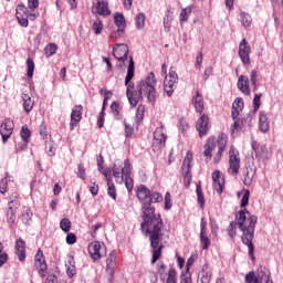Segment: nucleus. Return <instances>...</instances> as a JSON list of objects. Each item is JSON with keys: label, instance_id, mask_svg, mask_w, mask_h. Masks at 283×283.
Masks as SVG:
<instances>
[{"label": "nucleus", "instance_id": "2eb2a0df", "mask_svg": "<svg viewBox=\"0 0 283 283\" xmlns=\"http://www.w3.org/2000/svg\"><path fill=\"white\" fill-rule=\"evenodd\" d=\"M196 129L199 134V138H203L209 134V116L201 115L200 118L197 120Z\"/></svg>", "mask_w": 283, "mask_h": 283}, {"label": "nucleus", "instance_id": "6e6552de", "mask_svg": "<svg viewBox=\"0 0 283 283\" xmlns=\"http://www.w3.org/2000/svg\"><path fill=\"white\" fill-rule=\"evenodd\" d=\"M239 57L243 65H251V45L247 39H242L239 43Z\"/></svg>", "mask_w": 283, "mask_h": 283}, {"label": "nucleus", "instance_id": "a878e982", "mask_svg": "<svg viewBox=\"0 0 283 283\" xmlns=\"http://www.w3.org/2000/svg\"><path fill=\"white\" fill-rule=\"evenodd\" d=\"M116 269V251L109 253L106 259V273L114 277V270Z\"/></svg>", "mask_w": 283, "mask_h": 283}, {"label": "nucleus", "instance_id": "58836bf2", "mask_svg": "<svg viewBox=\"0 0 283 283\" xmlns=\"http://www.w3.org/2000/svg\"><path fill=\"white\" fill-rule=\"evenodd\" d=\"M107 193L109 198L116 200V187L114 186V181H112V178H107Z\"/></svg>", "mask_w": 283, "mask_h": 283}, {"label": "nucleus", "instance_id": "9d476101", "mask_svg": "<svg viewBox=\"0 0 283 283\" xmlns=\"http://www.w3.org/2000/svg\"><path fill=\"white\" fill-rule=\"evenodd\" d=\"M12 132H14V122L10 118H4L0 126V134L3 143L8 142V138L12 136Z\"/></svg>", "mask_w": 283, "mask_h": 283}, {"label": "nucleus", "instance_id": "603ef678", "mask_svg": "<svg viewBox=\"0 0 283 283\" xmlns=\"http://www.w3.org/2000/svg\"><path fill=\"white\" fill-rule=\"evenodd\" d=\"M261 98H262V93H258L254 95L253 97L254 112H258V109H260V106L262 105V103L260 102Z\"/></svg>", "mask_w": 283, "mask_h": 283}, {"label": "nucleus", "instance_id": "20e7f679", "mask_svg": "<svg viewBox=\"0 0 283 283\" xmlns=\"http://www.w3.org/2000/svg\"><path fill=\"white\" fill-rule=\"evenodd\" d=\"M160 231H163V227L157 230V237L154 239V228L151 226H147L144 230H142L144 235H149L150 247L153 249L151 264H156L163 253V244H160Z\"/></svg>", "mask_w": 283, "mask_h": 283}, {"label": "nucleus", "instance_id": "423d86ee", "mask_svg": "<svg viewBox=\"0 0 283 283\" xmlns=\"http://www.w3.org/2000/svg\"><path fill=\"white\" fill-rule=\"evenodd\" d=\"M240 151L235 147H231L229 150V168L228 174L230 176H238L240 174Z\"/></svg>", "mask_w": 283, "mask_h": 283}, {"label": "nucleus", "instance_id": "393cba45", "mask_svg": "<svg viewBox=\"0 0 283 283\" xmlns=\"http://www.w3.org/2000/svg\"><path fill=\"white\" fill-rule=\"evenodd\" d=\"M14 249L19 262H25V241L23 239H18Z\"/></svg>", "mask_w": 283, "mask_h": 283}, {"label": "nucleus", "instance_id": "7ed1b4c3", "mask_svg": "<svg viewBox=\"0 0 283 283\" xmlns=\"http://www.w3.org/2000/svg\"><path fill=\"white\" fill-rule=\"evenodd\" d=\"M126 96L133 107L138 105L143 96H147L148 103H156L158 94L156 93V75H154V72H150L145 80L137 84V92L132 91Z\"/></svg>", "mask_w": 283, "mask_h": 283}, {"label": "nucleus", "instance_id": "5fc2aeb1", "mask_svg": "<svg viewBox=\"0 0 283 283\" xmlns=\"http://www.w3.org/2000/svg\"><path fill=\"white\" fill-rule=\"evenodd\" d=\"M232 108L242 111L244 108V99L237 97L232 104Z\"/></svg>", "mask_w": 283, "mask_h": 283}, {"label": "nucleus", "instance_id": "8fccbe9b", "mask_svg": "<svg viewBox=\"0 0 283 283\" xmlns=\"http://www.w3.org/2000/svg\"><path fill=\"white\" fill-rule=\"evenodd\" d=\"M171 21H174V18H171V15L166 14L164 17V30H165V32H170L171 31Z\"/></svg>", "mask_w": 283, "mask_h": 283}, {"label": "nucleus", "instance_id": "4be33fe9", "mask_svg": "<svg viewBox=\"0 0 283 283\" xmlns=\"http://www.w3.org/2000/svg\"><path fill=\"white\" fill-rule=\"evenodd\" d=\"M154 140L159 147H165L167 140V134L165 133V126H159L154 132Z\"/></svg>", "mask_w": 283, "mask_h": 283}, {"label": "nucleus", "instance_id": "052dcab7", "mask_svg": "<svg viewBox=\"0 0 283 283\" xmlns=\"http://www.w3.org/2000/svg\"><path fill=\"white\" fill-rule=\"evenodd\" d=\"M111 111L113 112L114 116H118L120 114V104L118 102H113L111 104Z\"/></svg>", "mask_w": 283, "mask_h": 283}, {"label": "nucleus", "instance_id": "0eeeda50", "mask_svg": "<svg viewBox=\"0 0 283 283\" xmlns=\"http://www.w3.org/2000/svg\"><path fill=\"white\" fill-rule=\"evenodd\" d=\"M176 85H178V73H176L174 67H170L169 75H166L164 81V91L167 96H174Z\"/></svg>", "mask_w": 283, "mask_h": 283}, {"label": "nucleus", "instance_id": "f03ea898", "mask_svg": "<svg viewBox=\"0 0 283 283\" xmlns=\"http://www.w3.org/2000/svg\"><path fill=\"white\" fill-rule=\"evenodd\" d=\"M235 220L240 231L243 233L241 240L248 247V255L252 262H255L253 238L255 234V224H258V217L249 212V210L243 209L235 214Z\"/></svg>", "mask_w": 283, "mask_h": 283}, {"label": "nucleus", "instance_id": "dca6fc26", "mask_svg": "<svg viewBox=\"0 0 283 283\" xmlns=\"http://www.w3.org/2000/svg\"><path fill=\"white\" fill-rule=\"evenodd\" d=\"M113 56L117 59V61H127V56H129V46H127V44H116L113 49Z\"/></svg>", "mask_w": 283, "mask_h": 283}, {"label": "nucleus", "instance_id": "4468645a", "mask_svg": "<svg viewBox=\"0 0 283 283\" xmlns=\"http://www.w3.org/2000/svg\"><path fill=\"white\" fill-rule=\"evenodd\" d=\"M19 201L18 199H11L8 203V209H7V222L9 224H14L17 220V209H19Z\"/></svg>", "mask_w": 283, "mask_h": 283}, {"label": "nucleus", "instance_id": "a19ab883", "mask_svg": "<svg viewBox=\"0 0 283 283\" xmlns=\"http://www.w3.org/2000/svg\"><path fill=\"white\" fill-rule=\"evenodd\" d=\"M200 242L203 250L211 247V239L208 238L207 232H200Z\"/></svg>", "mask_w": 283, "mask_h": 283}, {"label": "nucleus", "instance_id": "4d7b16f0", "mask_svg": "<svg viewBox=\"0 0 283 283\" xmlns=\"http://www.w3.org/2000/svg\"><path fill=\"white\" fill-rule=\"evenodd\" d=\"M245 283H258V276L255 275V272H249L245 274Z\"/></svg>", "mask_w": 283, "mask_h": 283}, {"label": "nucleus", "instance_id": "79ce46f5", "mask_svg": "<svg viewBox=\"0 0 283 283\" xmlns=\"http://www.w3.org/2000/svg\"><path fill=\"white\" fill-rule=\"evenodd\" d=\"M60 229H62L64 233H70V229H72V221H70L67 218H63L60 221Z\"/></svg>", "mask_w": 283, "mask_h": 283}, {"label": "nucleus", "instance_id": "9b49d317", "mask_svg": "<svg viewBox=\"0 0 283 283\" xmlns=\"http://www.w3.org/2000/svg\"><path fill=\"white\" fill-rule=\"evenodd\" d=\"M34 260L39 275L41 277H45V271H48V263L45 262V256L43 255V251L41 249L38 250Z\"/></svg>", "mask_w": 283, "mask_h": 283}, {"label": "nucleus", "instance_id": "cd10ccee", "mask_svg": "<svg viewBox=\"0 0 283 283\" xmlns=\"http://www.w3.org/2000/svg\"><path fill=\"white\" fill-rule=\"evenodd\" d=\"M203 156L206 160H211V153L216 149V137H209L207 144L203 146Z\"/></svg>", "mask_w": 283, "mask_h": 283}, {"label": "nucleus", "instance_id": "2f4dec72", "mask_svg": "<svg viewBox=\"0 0 283 283\" xmlns=\"http://www.w3.org/2000/svg\"><path fill=\"white\" fill-rule=\"evenodd\" d=\"M238 20L243 25V28H249V25H251V23H253V18H251V14H249L247 12L239 13Z\"/></svg>", "mask_w": 283, "mask_h": 283}, {"label": "nucleus", "instance_id": "c756f323", "mask_svg": "<svg viewBox=\"0 0 283 283\" xmlns=\"http://www.w3.org/2000/svg\"><path fill=\"white\" fill-rule=\"evenodd\" d=\"M259 129L262 134H266V132H269V117L264 112H260L259 115Z\"/></svg>", "mask_w": 283, "mask_h": 283}, {"label": "nucleus", "instance_id": "1a4fd4ad", "mask_svg": "<svg viewBox=\"0 0 283 283\" xmlns=\"http://www.w3.org/2000/svg\"><path fill=\"white\" fill-rule=\"evenodd\" d=\"M134 72H135L134 57L129 56L128 69L125 77L126 95L132 94L133 92L132 90H134L135 87L134 82H132V78H134Z\"/></svg>", "mask_w": 283, "mask_h": 283}, {"label": "nucleus", "instance_id": "6e6d98bb", "mask_svg": "<svg viewBox=\"0 0 283 283\" xmlns=\"http://www.w3.org/2000/svg\"><path fill=\"white\" fill-rule=\"evenodd\" d=\"M10 178L12 177H4L1 181H0V193H6V191H8V180H10Z\"/></svg>", "mask_w": 283, "mask_h": 283}, {"label": "nucleus", "instance_id": "13d9d810", "mask_svg": "<svg viewBox=\"0 0 283 283\" xmlns=\"http://www.w3.org/2000/svg\"><path fill=\"white\" fill-rule=\"evenodd\" d=\"M176 270L174 268H171L169 271H168V277H167V281L166 283H176Z\"/></svg>", "mask_w": 283, "mask_h": 283}, {"label": "nucleus", "instance_id": "c85d7f7f", "mask_svg": "<svg viewBox=\"0 0 283 283\" xmlns=\"http://www.w3.org/2000/svg\"><path fill=\"white\" fill-rule=\"evenodd\" d=\"M217 147H218V153L214 156V163H218L219 160L222 159V154L224 153V148L227 147V140L224 137L220 136L217 140Z\"/></svg>", "mask_w": 283, "mask_h": 283}, {"label": "nucleus", "instance_id": "f8f14e48", "mask_svg": "<svg viewBox=\"0 0 283 283\" xmlns=\"http://www.w3.org/2000/svg\"><path fill=\"white\" fill-rule=\"evenodd\" d=\"M123 176L126 189L132 191L134 189V180L132 179V164H129V159L124 160L123 167Z\"/></svg>", "mask_w": 283, "mask_h": 283}, {"label": "nucleus", "instance_id": "774afa93", "mask_svg": "<svg viewBox=\"0 0 283 283\" xmlns=\"http://www.w3.org/2000/svg\"><path fill=\"white\" fill-rule=\"evenodd\" d=\"M66 244H76V234L67 233L66 235Z\"/></svg>", "mask_w": 283, "mask_h": 283}, {"label": "nucleus", "instance_id": "c03bdc74", "mask_svg": "<svg viewBox=\"0 0 283 283\" xmlns=\"http://www.w3.org/2000/svg\"><path fill=\"white\" fill-rule=\"evenodd\" d=\"M27 76L28 78L34 76V61L30 57L27 60Z\"/></svg>", "mask_w": 283, "mask_h": 283}, {"label": "nucleus", "instance_id": "72a5a7b5", "mask_svg": "<svg viewBox=\"0 0 283 283\" xmlns=\"http://www.w3.org/2000/svg\"><path fill=\"white\" fill-rule=\"evenodd\" d=\"M34 107V102H32V97L30 95H23V109L27 114H30L31 109Z\"/></svg>", "mask_w": 283, "mask_h": 283}, {"label": "nucleus", "instance_id": "a18cd8bd", "mask_svg": "<svg viewBox=\"0 0 283 283\" xmlns=\"http://www.w3.org/2000/svg\"><path fill=\"white\" fill-rule=\"evenodd\" d=\"M28 13H29L28 7H25L22 3L18 4L15 9V17H28Z\"/></svg>", "mask_w": 283, "mask_h": 283}, {"label": "nucleus", "instance_id": "5701e85b", "mask_svg": "<svg viewBox=\"0 0 283 283\" xmlns=\"http://www.w3.org/2000/svg\"><path fill=\"white\" fill-rule=\"evenodd\" d=\"M256 282L258 283H273L271 280V272L264 266H260L256 272Z\"/></svg>", "mask_w": 283, "mask_h": 283}, {"label": "nucleus", "instance_id": "a211bd4d", "mask_svg": "<svg viewBox=\"0 0 283 283\" xmlns=\"http://www.w3.org/2000/svg\"><path fill=\"white\" fill-rule=\"evenodd\" d=\"M212 180H213V189L217 193H222L224 191V177L220 170H214L212 172Z\"/></svg>", "mask_w": 283, "mask_h": 283}, {"label": "nucleus", "instance_id": "69168bd1", "mask_svg": "<svg viewBox=\"0 0 283 283\" xmlns=\"http://www.w3.org/2000/svg\"><path fill=\"white\" fill-rule=\"evenodd\" d=\"M244 185H251L253 182V172H250L249 169L245 170Z\"/></svg>", "mask_w": 283, "mask_h": 283}, {"label": "nucleus", "instance_id": "ddd939ff", "mask_svg": "<svg viewBox=\"0 0 283 283\" xmlns=\"http://www.w3.org/2000/svg\"><path fill=\"white\" fill-rule=\"evenodd\" d=\"M103 249H105V244L101 243V241H94L88 244V253L92 260H101L103 256Z\"/></svg>", "mask_w": 283, "mask_h": 283}, {"label": "nucleus", "instance_id": "680f3d73", "mask_svg": "<svg viewBox=\"0 0 283 283\" xmlns=\"http://www.w3.org/2000/svg\"><path fill=\"white\" fill-rule=\"evenodd\" d=\"M77 178H81V180H85L86 175H85V167L83 164H78L77 166Z\"/></svg>", "mask_w": 283, "mask_h": 283}, {"label": "nucleus", "instance_id": "f257e3e1", "mask_svg": "<svg viewBox=\"0 0 283 283\" xmlns=\"http://www.w3.org/2000/svg\"><path fill=\"white\" fill-rule=\"evenodd\" d=\"M137 198L142 205L140 216L143 222L140 223V231H145V227L154 228L153 239L157 238V233L163 227V217L160 213H156L157 202H163V195L160 192H151L145 185H140L137 188Z\"/></svg>", "mask_w": 283, "mask_h": 283}, {"label": "nucleus", "instance_id": "3c124183", "mask_svg": "<svg viewBox=\"0 0 283 283\" xmlns=\"http://www.w3.org/2000/svg\"><path fill=\"white\" fill-rule=\"evenodd\" d=\"M251 196V192L249 190H244L243 196L241 198L240 207L244 209L249 205V197Z\"/></svg>", "mask_w": 283, "mask_h": 283}, {"label": "nucleus", "instance_id": "6ab92c4d", "mask_svg": "<svg viewBox=\"0 0 283 283\" xmlns=\"http://www.w3.org/2000/svg\"><path fill=\"white\" fill-rule=\"evenodd\" d=\"M92 12L93 14H99V17H109L112 14L107 1L105 0H98Z\"/></svg>", "mask_w": 283, "mask_h": 283}, {"label": "nucleus", "instance_id": "7c9ffc66", "mask_svg": "<svg viewBox=\"0 0 283 283\" xmlns=\"http://www.w3.org/2000/svg\"><path fill=\"white\" fill-rule=\"evenodd\" d=\"M197 201L200 209H205V193H202V181L196 184Z\"/></svg>", "mask_w": 283, "mask_h": 283}, {"label": "nucleus", "instance_id": "39448f33", "mask_svg": "<svg viewBox=\"0 0 283 283\" xmlns=\"http://www.w3.org/2000/svg\"><path fill=\"white\" fill-rule=\"evenodd\" d=\"M193 160V154H191V151H188L186 154V157L184 159L182 163V176H184V186L186 187V189H189V187L191 186V180H192V175H191V163Z\"/></svg>", "mask_w": 283, "mask_h": 283}, {"label": "nucleus", "instance_id": "49530a36", "mask_svg": "<svg viewBox=\"0 0 283 283\" xmlns=\"http://www.w3.org/2000/svg\"><path fill=\"white\" fill-rule=\"evenodd\" d=\"M34 213H32L31 209H27L23 214H22V222L24 224H30L32 222V218H33Z\"/></svg>", "mask_w": 283, "mask_h": 283}, {"label": "nucleus", "instance_id": "e2e57ef3", "mask_svg": "<svg viewBox=\"0 0 283 283\" xmlns=\"http://www.w3.org/2000/svg\"><path fill=\"white\" fill-rule=\"evenodd\" d=\"M144 116H145V106L144 105H138L137 112H136L137 120H143Z\"/></svg>", "mask_w": 283, "mask_h": 283}, {"label": "nucleus", "instance_id": "e433bc0d", "mask_svg": "<svg viewBox=\"0 0 283 283\" xmlns=\"http://www.w3.org/2000/svg\"><path fill=\"white\" fill-rule=\"evenodd\" d=\"M56 50H59V46L56 45V43L48 44L44 49V54L46 59H50V56H54V54H56Z\"/></svg>", "mask_w": 283, "mask_h": 283}, {"label": "nucleus", "instance_id": "0e129e2a", "mask_svg": "<svg viewBox=\"0 0 283 283\" xmlns=\"http://www.w3.org/2000/svg\"><path fill=\"white\" fill-rule=\"evenodd\" d=\"M66 275L72 279L76 275V265L66 266Z\"/></svg>", "mask_w": 283, "mask_h": 283}, {"label": "nucleus", "instance_id": "bb28decb", "mask_svg": "<svg viewBox=\"0 0 283 283\" xmlns=\"http://www.w3.org/2000/svg\"><path fill=\"white\" fill-rule=\"evenodd\" d=\"M192 104L198 114H202L205 112V98L200 92L197 91L196 95L192 96Z\"/></svg>", "mask_w": 283, "mask_h": 283}, {"label": "nucleus", "instance_id": "de8ad7c7", "mask_svg": "<svg viewBox=\"0 0 283 283\" xmlns=\"http://www.w3.org/2000/svg\"><path fill=\"white\" fill-rule=\"evenodd\" d=\"M237 229H238V221H231L227 228L228 235H230L231 238H235Z\"/></svg>", "mask_w": 283, "mask_h": 283}, {"label": "nucleus", "instance_id": "864d4df0", "mask_svg": "<svg viewBox=\"0 0 283 283\" xmlns=\"http://www.w3.org/2000/svg\"><path fill=\"white\" fill-rule=\"evenodd\" d=\"M45 151H46L48 156H54L56 154L54 150V142L45 143Z\"/></svg>", "mask_w": 283, "mask_h": 283}, {"label": "nucleus", "instance_id": "f3484780", "mask_svg": "<svg viewBox=\"0 0 283 283\" xmlns=\"http://www.w3.org/2000/svg\"><path fill=\"white\" fill-rule=\"evenodd\" d=\"M114 23L117 25L118 30L111 33V39H116L125 32V15L123 13H116L114 15Z\"/></svg>", "mask_w": 283, "mask_h": 283}, {"label": "nucleus", "instance_id": "bf43d9fd", "mask_svg": "<svg viewBox=\"0 0 283 283\" xmlns=\"http://www.w3.org/2000/svg\"><path fill=\"white\" fill-rule=\"evenodd\" d=\"M18 19V23L19 25H21L22 28H28L29 22H28V17L29 15H15Z\"/></svg>", "mask_w": 283, "mask_h": 283}, {"label": "nucleus", "instance_id": "473e14b6", "mask_svg": "<svg viewBox=\"0 0 283 283\" xmlns=\"http://www.w3.org/2000/svg\"><path fill=\"white\" fill-rule=\"evenodd\" d=\"M81 118H83V106L76 105L71 113V120H78L81 122Z\"/></svg>", "mask_w": 283, "mask_h": 283}, {"label": "nucleus", "instance_id": "b1692460", "mask_svg": "<svg viewBox=\"0 0 283 283\" xmlns=\"http://www.w3.org/2000/svg\"><path fill=\"white\" fill-rule=\"evenodd\" d=\"M252 149L255 154V158L259 160H264L266 158L269 150L266 149V146L264 145H259L258 142L252 140Z\"/></svg>", "mask_w": 283, "mask_h": 283}, {"label": "nucleus", "instance_id": "aec40b11", "mask_svg": "<svg viewBox=\"0 0 283 283\" xmlns=\"http://www.w3.org/2000/svg\"><path fill=\"white\" fill-rule=\"evenodd\" d=\"M211 277H213V270L209 263H206L199 272L198 283H211Z\"/></svg>", "mask_w": 283, "mask_h": 283}, {"label": "nucleus", "instance_id": "37998d69", "mask_svg": "<svg viewBox=\"0 0 283 283\" xmlns=\"http://www.w3.org/2000/svg\"><path fill=\"white\" fill-rule=\"evenodd\" d=\"M145 13H138L135 17V23H136V28L137 30H143V28H145Z\"/></svg>", "mask_w": 283, "mask_h": 283}, {"label": "nucleus", "instance_id": "c9c22d12", "mask_svg": "<svg viewBox=\"0 0 283 283\" xmlns=\"http://www.w3.org/2000/svg\"><path fill=\"white\" fill-rule=\"evenodd\" d=\"M20 136L23 143H30V137L32 136V132L28 128V125H23L20 130Z\"/></svg>", "mask_w": 283, "mask_h": 283}, {"label": "nucleus", "instance_id": "4c0bfd02", "mask_svg": "<svg viewBox=\"0 0 283 283\" xmlns=\"http://www.w3.org/2000/svg\"><path fill=\"white\" fill-rule=\"evenodd\" d=\"M192 8L191 7H186L185 9L181 10L180 15H179V21L181 23H185L186 21H189V17H191Z\"/></svg>", "mask_w": 283, "mask_h": 283}, {"label": "nucleus", "instance_id": "09e8293b", "mask_svg": "<svg viewBox=\"0 0 283 283\" xmlns=\"http://www.w3.org/2000/svg\"><path fill=\"white\" fill-rule=\"evenodd\" d=\"M250 83L253 86L254 92L258 90V71L252 70L250 72Z\"/></svg>", "mask_w": 283, "mask_h": 283}, {"label": "nucleus", "instance_id": "338daca9", "mask_svg": "<svg viewBox=\"0 0 283 283\" xmlns=\"http://www.w3.org/2000/svg\"><path fill=\"white\" fill-rule=\"evenodd\" d=\"M180 283H191V274L188 272H182Z\"/></svg>", "mask_w": 283, "mask_h": 283}, {"label": "nucleus", "instance_id": "412c9836", "mask_svg": "<svg viewBox=\"0 0 283 283\" xmlns=\"http://www.w3.org/2000/svg\"><path fill=\"white\" fill-rule=\"evenodd\" d=\"M238 90L245 96H251V86H249V77L245 75H240L238 83H237Z\"/></svg>", "mask_w": 283, "mask_h": 283}, {"label": "nucleus", "instance_id": "f704fd0d", "mask_svg": "<svg viewBox=\"0 0 283 283\" xmlns=\"http://www.w3.org/2000/svg\"><path fill=\"white\" fill-rule=\"evenodd\" d=\"M112 171H113L114 178L116 179V182L118 185H123V182H125V175H123V168L118 169L116 167H113Z\"/></svg>", "mask_w": 283, "mask_h": 283}, {"label": "nucleus", "instance_id": "ea45409f", "mask_svg": "<svg viewBox=\"0 0 283 283\" xmlns=\"http://www.w3.org/2000/svg\"><path fill=\"white\" fill-rule=\"evenodd\" d=\"M92 30L96 35L103 32V21L101 20V18H96V20L93 22Z\"/></svg>", "mask_w": 283, "mask_h": 283}]
</instances>
